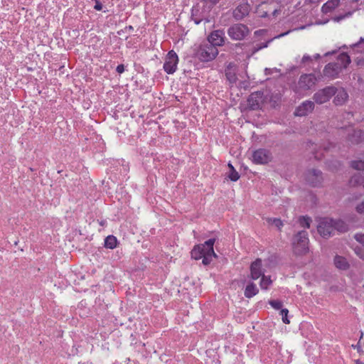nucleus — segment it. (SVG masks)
<instances>
[{
	"label": "nucleus",
	"instance_id": "1",
	"mask_svg": "<svg viewBox=\"0 0 364 364\" xmlns=\"http://www.w3.org/2000/svg\"><path fill=\"white\" fill-rule=\"evenodd\" d=\"M215 242V239L213 238L205 241L203 244L195 245L191 252V257L196 260L203 259V264H209L213 258L218 257L213 249Z\"/></svg>",
	"mask_w": 364,
	"mask_h": 364
},
{
	"label": "nucleus",
	"instance_id": "2",
	"mask_svg": "<svg viewBox=\"0 0 364 364\" xmlns=\"http://www.w3.org/2000/svg\"><path fill=\"white\" fill-rule=\"evenodd\" d=\"M316 82L317 78L314 74H303L294 89V92L300 95H305L315 87Z\"/></svg>",
	"mask_w": 364,
	"mask_h": 364
},
{
	"label": "nucleus",
	"instance_id": "3",
	"mask_svg": "<svg viewBox=\"0 0 364 364\" xmlns=\"http://www.w3.org/2000/svg\"><path fill=\"white\" fill-rule=\"evenodd\" d=\"M218 54L217 48L205 43L200 45L197 50L196 57L203 62H209L216 58Z\"/></svg>",
	"mask_w": 364,
	"mask_h": 364
},
{
	"label": "nucleus",
	"instance_id": "4",
	"mask_svg": "<svg viewBox=\"0 0 364 364\" xmlns=\"http://www.w3.org/2000/svg\"><path fill=\"white\" fill-rule=\"evenodd\" d=\"M308 234L306 231H300L296 235L293 240V248L296 254L301 255L308 250Z\"/></svg>",
	"mask_w": 364,
	"mask_h": 364
},
{
	"label": "nucleus",
	"instance_id": "5",
	"mask_svg": "<svg viewBox=\"0 0 364 364\" xmlns=\"http://www.w3.org/2000/svg\"><path fill=\"white\" fill-rule=\"evenodd\" d=\"M250 33L248 27L242 23H235L228 29V35L234 41L244 39Z\"/></svg>",
	"mask_w": 364,
	"mask_h": 364
},
{
	"label": "nucleus",
	"instance_id": "6",
	"mask_svg": "<svg viewBox=\"0 0 364 364\" xmlns=\"http://www.w3.org/2000/svg\"><path fill=\"white\" fill-rule=\"evenodd\" d=\"M272 159V153L266 149H258L253 151L252 162L255 164H267Z\"/></svg>",
	"mask_w": 364,
	"mask_h": 364
},
{
	"label": "nucleus",
	"instance_id": "7",
	"mask_svg": "<svg viewBox=\"0 0 364 364\" xmlns=\"http://www.w3.org/2000/svg\"><path fill=\"white\" fill-rule=\"evenodd\" d=\"M178 57L173 50H170L165 58L164 69L168 74H173L177 69Z\"/></svg>",
	"mask_w": 364,
	"mask_h": 364
},
{
	"label": "nucleus",
	"instance_id": "8",
	"mask_svg": "<svg viewBox=\"0 0 364 364\" xmlns=\"http://www.w3.org/2000/svg\"><path fill=\"white\" fill-rule=\"evenodd\" d=\"M335 94L336 88L334 87H326L316 92L314 95V100L318 104H323L328 102Z\"/></svg>",
	"mask_w": 364,
	"mask_h": 364
},
{
	"label": "nucleus",
	"instance_id": "9",
	"mask_svg": "<svg viewBox=\"0 0 364 364\" xmlns=\"http://www.w3.org/2000/svg\"><path fill=\"white\" fill-rule=\"evenodd\" d=\"M318 233L323 237H328L334 232L333 220L329 218L321 220L317 227Z\"/></svg>",
	"mask_w": 364,
	"mask_h": 364
},
{
	"label": "nucleus",
	"instance_id": "10",
	"mask_svg": "<svg viewBox=\"0 0 364 364\" xmlns=\"http://www.w3.org/2000/svg\"><path fill=\"white\" fill-rule=\"evenodd\" d=\"M225 33L221 30H216L213 31L208 36V40L210 45L217 47L221 46L225 43Z\"/></svg>",
	"mask_w": 364,
	"mask_h": 364
},
{
	"label": "nucleus",
	"instance_id": "11",
	"mask_svg": "<svg viewBox=\"0 0 364 364\" xmlns=\"http://www.w3.org/2000/svg\"><path fill=\"white\" fill-rule=\"evenodd\" d=\"M250 277L252 279L257 280L264 274L262 269V261L260 258L256 259L252 262L250 267Z\"/></svg>",
	"mask_w": 364,
	"mask_h": 364
},
{
	"label": "nucleus",
	"instance_id": "12",
	"mask_svg": "<svg viewBox=\"0 0 364 364\" xmlns=\"http://www.w3.org/2000/svg\"><path fill=\"white\" fill-rule=\"evenodd\" d=\"M314 108V103L312 101L306 100L299 106L295 110L294 114L299 117H303L311 113Z\"/></svg>",
	"mask_w": 364,
	"mask_h": 364
},
{
	"label": "nucleus",
	"instance_id": "13",
	"mask_svg": "<svg viewBox=\"0 0 364 364\" xmlns=\"http://www.w3.org/2000/svg\"><path fill=\"white\" fill-rule=\"evenodd\" d=\"M250 9V5L247 2L241 3L234 10L233 16L236 19H242L249 14Z\"/></svg>",
	"mask_w": 364,
	"mask_h": 364
},
{
	"label": "nucleus",
	"instance_id": "14",
	"mask_svg": "<svg viewBox=\"0 0 364 364\" xmlns=\"http://www.w3.org/2000/svg\"><path fill=\"white\" fill-rule=\"evenodd\" d=\"M341 72V66L338 63H330L327 64L323 69V75L330 78H335L338 73Z\"/></svg>",
	"mask_w": 364,
	"mask_h": 364
},
{
	"label": "nucleus",
	"instance_id": "15",
	"mask_svg": "<svg viewBox=\"0 0 364 364\" xmlns=\"http://www.w3.org/2000/svg\"><path fill=\"white\" fill-rule=\"evenodd\" d=\"M321 179V172L316 169L310 171L307 175V181L312 186L320 184Z\"/></svg>",
	"mask_w": 364,
	"mask_h": 364
},
{
	"label": "nucleus",
	"instance_id": "16",
	"mask_svg": "<svg viewBox=\"0 0 364 364\" xmlns=\"http://www.w3.org/2000/svg\"><path fill=\"white\" fill-rule=\"evenodd\" d=\"M262 93L260 92H255L252 93L247 100L248 106L252 109H256L259 107V104L262 101Z\"/></svg>",
	"mask_w": 364,
	"mask_h": 364
},
{
	"label": "nucleus",
	"instance_id": "17",
	"mask_svg": "<svg viewBox=\"0 0 364 364\" xmlns=\"http://www.w3.org/2000/svg\"><path fill=\"white\" fill-rule=\"evenodd\" d=\"M336 96L333 100V102L336 105H343L348 97V95L346 91L343 89H336Z\"/></svg>",
	"mask_w": 364,
	"mask_h": 364
},
{
	"label": "nucleus",
	"instance_id": "18",
	"mask_svg": "<svg viewBox=\"0 0 364 364\" xmlns=\"http://www.w3.org/2000/svg\"><path fill=\"white\" fill-rule=\"evenodd\" d=\"M350 62V56L346 53H342L338 56L336 63H338V66H341V70H342L346 68Z\"/></svg>",
	"mask_w": 364,
	"mask_h": 364
},
{
	"label": "nucleus",
	"instance_id": "19",
	"mask_svg": "<svg viewBox=\"0 0 364 364\" xmlns=\"http://www.w3.org/2000/svg\"><path fill=\"white\" fill-rule=\"evenodd\" d=\"M334 264L338 269L342 270H346L349 267V264L347 259L345 257L338 255H336L334 258Z\"/></svg>",
	"mask_w": 364,
	"mask_h": 364
},
{
	"label": "nucleus",
	"instance_id": "20",
	"mask_svg": "<svg viewBox=\"0 0 364 364\" xmlns=\"http://www.w3.org/2000/svg\"><path fill=\"white\" fill-rule=\"evenodd\" d=\"M340 4V0H328L326 2L321 8L323 13L326 14L332 11L334 9L338 7Z\"/></svg>",
	"mask_w": 364,
	"mask_h": 364
},
{
	"label": "nucleus",
	"instance_id": "21",
	"mask_svg": "<svg viewBox=\"0 0 364 364\" xmlns=\"http://www.w3.org/2000/svg\"><path fill=\"white\" fill-rule=\"evenodd\" d=\"M349 135V141L353 144H358L363 141L364 136L361 130H353V133Z\"/></svg>",
	"mask_w": 364,
	"mask_h": 364
},
{
	"label": "nucleus",
	"instance_id": "22",
	"mask_svg": "<svg viewBox=\"0 0 364 364\" xmlns=\"http://www.w3.org/2000/svg\"><path fill=\"white\" fill-rule=\"evenodd\" d=\"M259 292V289L256 284L250 283L247 285L245 291V296H256Z\"/></svg>",
	"mask_w": 364,
	"mask_h": 364
},
{
	"label": "nucleus",
	"instance_id": "23",
	"mask_svg": "<svg viewBox=\"0 0 364 364\" xmlns=\"http://www.w3.org/2000/svg\"><path fill=\"white\" fill-rule=\"evenodd\" d=\"M117 240L114 235H109L105 240V246L107 248L114 249L117 247Z\"/></svg>",
	"mask_w": 364,
	"mask_h": 364
},
{
	"label": "nucleus",
	"instance_id": "24",
	"mask_svg": "<svg viewBox=\"0 0 364 364\" xmlns=\"http://www.w3.org/2000/svg\"><path fill=\"white\" fill-rule=\"evenodd\" d=\"M350 185L353 186H355L357 185H363L364 184V178L361 176L360 173L355 174L350 179Z\"/></svg>",
	"mask_w": 364,
	"mask_h": 364
},
{
	"label": "nucleus",
	"instance_id": "25",
	"mask_svg": "<svg viewBox=\"0 0 364 364\" xmlns=\"http://www.w3.org/2000/svg\"><path fill=\"white\" fill-rule=\"evenodd\" d=\"M333 225H334V231L336 230L340 232H344L348 230V227H347L346 224L342 220H338V221L333 220Z\"/></svg>",
	"mask_w": 364,
	"mask_h": 364
},
{
	"label": "nucleus",
	"instance_id": "26",
	"mask_svg": "<svg viewBox=\"0 0 364 364\" xmlns=\"http://www.w3.org/2000/svg\"><path fill=\"white\" fill-rule=\"evenodd\" d=\"M261 277L260 287L262 289H267L272 284V281L269 276H265L263 274Z\"/></svg>",
	"mask_w": 364,
	"mask_h": 364
},
{
	"label": "nucleus",
	"instance_id": "27",
	"mask_svg": "<svg viewBox=\"0 0 364 364\" xmlns=\"http://www.w3.org/2000/svg\"><path fill=\"white\" fill-rule=\"evenodd\" d=\"M267 223L271 225H274L279 230L283 227V222L279 218H267Z\"/></svg>",
	"mask_w": 364,
	"mask_h": 364
},
{
	"label": "nucleus",
	"instance_id": "28",
	"mask_svg": "<svg viewBox=\"0 0 364 364\" xmlns=\"http://www.w3.org/2000/svg\"><path fill=\"white\" fill-rule=\"evenodd\" d=\"M351 167L355 170L364 171V161H353L350 164Z\"/></svg>",
	"mask_w": 364,
	"mask_h": 364
},
{
	"label": "nucleus",
	"instance_id": "29",
	"mask_svg": "<svg viewBox=\"0 0 364 364\" xmlns=\"http://www.w3.org/2000/svg\"><path fill=\"white\" fill-rule=\"evenodd\" d=\"M311 220L309 217H301L299 218V224L301 227L309 228L310 227V223Z\"/></svg>",
	"mask_w": 364,
	"mask_h": 364
},
{
	"label": "nucleus",
	"instance_id": "30",
	"mask_svg": "<svg viewBox=\"0 0 364 364\" xmlns=\"http://www.w3.org/2000/svg\"><path fill=\"white\" fill-rule=\"evenodd\" d=\"M288 314L289 311L287 309H282L280 311V315L282 316V321L286 324H289L290 323V321L288 318Z\"/></svg>",
	"mask_w": 364,
	"mask_h": 364
},
{
	"label": "nucleus",
	"instance_id": "31",
	"mask_svg": "<svg viewBox=\"0 0 364 364\" xmlns=\"http://www.w3.org/2000/svg\"><path fill=\"white\" fill-rule=\"evenodd\" d=\"M269 304L275 309H282V302L279 300H270Z\"/></svg>",
	"mask_w": 364,
	"mask_h": 364
},
{
	"label": "nucleus",
	"instance_id": "32",
	"mask_svg": "<svg viewBox=\"0 0 364 364\" xmlns=\"http://www.w3.org/2000/svg\"><path fill=\"white\" fill-rule=\"evenodd\" d=\"M228 178L232 181H237L240 178V175L238 172L235 169L233 171H230Z\"/></svg>",
	"mask_w": 364,
	"mask_h": 364
},
{
	"label": "nucleus",
	"instance_id": "33",
	"mask_svg": "<svg viewBox=\"0 0 364 364\" xmlns=\"http://www.w3.org/2000/svg\"><path fill=\"white\" fill-rule=\"evenodd\" d=\"M355 254L362 259H364V249L357 247L355 249Z\"/></svg>",
	"mask_w": 364,
	"mask_h": 364
},
{
	"label": "nucleus",
	"instance_id": "34",
	"mask_svg": "<svg viewBox=\"0 0 364 364\" xmlns=\"http://www.w3.org/2000/svg\"><path fill=\"white\" fill-rule=\"evenodd\" d=\"M226 77L228 80L231 82L234 83L236 82L237 77L235 74H231L230 73H226Z\"/></svg>",
	"mask_w": 364,
	"mask_h": 364
},
{
	"label": "nucleus",
	"instance_id": "35",
	"mask_svg": "<svg viewBox=\"0 0 364 364\" xmlns=\"http://www.w3.org/2000/svg\"><path fill=\"white\" fill-rule=\"evenodd\" d=\"M355 239L364 246V234H356Z\"/></svg>",
	"mask_w": 364,
	"mask_h": 364
},
{
	"label": "nucleus",
	"instance_id": "36",
	"mask_svg": "<svg viewBox=\"0 0 364 364\" xmlns=\"http://www.w3.org/2000/svg\"><path fill=\"white\" fill-rule=\"evenodd\" d=\"M356 210L359 213H364V201L356 207Z\"/></svg>",
	"mask_w": 364,
	"mask_h": 364
},
{
	"label": "nucleus",
	"instance_id": "37",
	"mask_svg": "<svg viewBox=\"0 0 364 364\" xmlns=\"http://www.w3.org/2000/svg\"><path fill=\"white\" fill-rule=\"evenodd\" d=\"M94 9L97 11H101L102 9V4H101L100 0L95 2Z\"/></svg>",
	"mask_w": 364,
	"mask_h": 364
},
{
	"label": "nucleus",
	"instance_id": "38",
	"mask_svg": "<svg viewBox=\"0 0 364 364\" xmlns=\"http://www.w3.org/2000/svg\"><path fill=\"white\" fill-rule=\"evenodd\" d=\"M116 71L119 74L124 73V65L121 64V65H117V67L116 68Z\"/></svg>",
	"mask_w": 364,
	"mask_h": 364
},
{
	"label": "nucleus",
	"instance_id": "39",
	"mask_svg": "<svg viewBox=\"0 0 364 364\" xmlns=\"http://www.w3.org/2000/svg\"><path fill=\"white\" fill-rule=\"evenodd\" d=\"M311 60V57L309 55H304L301 59L302 63H306Z\"/></svg>",
	"mask_w": 364,
	"mask_h": 364
},
{
	"label": "nucleus",
	"instance_id": "40",
	"mask_svg": "<svg viewBox=\"0 0 364 364\" xmlns=\"http://www.w3.org/2000/svg\"><path fill=\"white\" fill-rule=\"evenodd\" d=\"M268 43H269V42H267V43H264L261 44V46H259V47H257V48H255V50H254V52H253V53H255V52L258 51L259 50H260V49H262V48H266V47H267V46H268Z\"/></svg>",
	"mask_w": 364,
	"mask_h": 364
},
{
	"label": "nucleus",
	"instance_id": "41",
	"mask_svg": "<svg viewBox=\"0 0 364 364\" xmlns=\"http://www.w3.org/2000/svg\"><path fill=\"white\" fill-rule=\"evenodd\" d=\"M321 0H304L306 4H318Z\"/></svg>",
	"mask_w": 364,
	"mask_h": 364
},
{
	"label": "nucleus",
	"instance_id": "42",
	"mask_svg": "<svg viewBox=\"0 0 364 364\" xmlns=\"http://www.w3.org/2000/svg\"><path fill=\"white\" fill-rule=\"evenodd\" d=\"M203 1L210 3L212 4H216L220 0H202Z\"/></svg>",
	"mask_w": 364,
	"mask_h": 364
},
{
	"label": "nucleus",
	"instance_id": "43",
	"mask_svg": "<svg viewBox=\"0 0 364 364\" xmlns=\"http://www.w3.org/2000/svg\"><path fill=\"white\" fill-rule=\"evenodd\" d=\"M289 33H290V31H288L287 32H285V33H281V34H279V36H277L276 38H280V37L284 36H286L287 34H288Z\"/></svg>",
	"mask_w": 364,
	"mask_h": 364
},
{
	"label": "nucleus",
	"instance_id": "44",
	"mask_svg": "<svg viewBox=\"0 0 364 364\" xmlns=\"http://www.w3.org/2000/svg\"><path fill=\"white\" fill-rule=\"evenodd\" d=\"M228 167L230 168V171L235 170L234 166L230 163L228 164Z\"/></svg>",
	"mask_w": 364,
	"mask_h": 364
},
{
	"label": "nucleus",
	"instance_id": "45",
	"mask_svg": "<svg viewBox=\"0 0 364 364\" xmlns=\"http://www.w3.org/2000/svg\"><path fill=\"white\" fill-rule=\"evenodd\" d=\"M314 154H315V158L316 159H318V160L321 159V156H318V152H316Z\"/></svg>",
	"mask_w": 364,
	"mask_h": 364
},
{
	"label": "nucleus",
	"instance_id": "46",
	"mask_svg": "<svg viewBox=\"0 0 364 364\" xmlns=\"http://www.w3.org/2000/svg\"><path fill=\"white\" fill-rule=\"evenodd\" d=\"M355 362V364H364V363H363V362H362V361H361V360H356Z\"/></svg>",
	"mask_w": 364,
	"mask_h": 364
},
{
	"label": "nucleus",
	"instance_id": "47",
	"mask_svg": "<svg viewBox=\"0 0 364 364\" xmlns=\"http://www.w3.org/2000/svg\"><path fill=\"white\" fill-rule=\"evenodd\" d=\"M362 42H364V38H360V41H359V43H362Z\"/></svg>",
	"mask_w": 364,
	"mask_h": 364
},
{
	"label": "nucleus",
	"instance_id": "48",
	"mask_svg": "<svg viewBox=\"0 0 364 364\" xmlns=\"http://www.w3.org/2000/svg\"><path fill=\"white\" fill-rule=\"evenodd\" d=\"M342 18H343V16L338 17V21H339V20H341V19H342Z\"/></svg>",
	"mask_w": 364,
	"mask_h": 364
},
{
	"label": "nucleus",
	"instance_id": "49",
	"mask_svg": "<svg viewBox=\"0 0 364 364\" xmlns=\"http://www.w3.org/2000/svg\"><path fill=\"white\" fill-rule=\"evenodd\" d=\"M359 0H352L353 2H358Z\"/></svg>",
	"mask_w": 364,
	"mask_h": 364
},
{
	"label": "nucleus",
	"instance_id": "50",
	"mask_svg": "<svg viewBox=\"0 0 364 364\" xmlns=\"http://www.w3.org/2000/svg\"><path fill=\"white\" fill-rule=\"evenodd\" d=\"M329 149V148H326V147H325V148H324V150H325V151H327V149Z\"/></svg>",
	"mask_w": 364,
	"mask_h": 364
},
{
	"label": "nucleus",
	"instance_id": "51",
	"mask_svg": "<svg viewBox=\"0 0 364 364\" xmlns=\"http://www.w3.org/2000/svg\"><path fill=\"white\" fill-rule=\"evenodd\" d=\"M363 187H364V184H363Z\"/></svg>",
	"mask_w": 364,
	"mask_h": 364
}]
</instances>
